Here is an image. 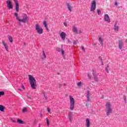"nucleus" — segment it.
Wrapping results in <instances>:
<instances>
[{"instance_id":"nucleus-1","label":"nucleus","mask_w":127,"mask_h":127,"mask_svg":"<svg viewBox=\"0 0 127 127\" xmlns=\"http://www.w3.org/2000/svg\"><path fill=\"white\" fill-rule=\"evenodd\" d=\"M28 77H29V82L32 89H36V80L31 75H28Z\"/></svg>"},{"instance_id":"nucleus-2","label":"nucleus","mask_w":127,"mask_h":127,"mask_svg":"<svg viewBox=\"0 0 127 127\" xmlns=\"http://www.w3.org/2000/svg\"><path fill=\"white\" fill-rule=\"evenodd\" d=\"M106 115L110 116V114L112 113V108H111V103L110 102H108L106 104Z\"/></svg>"},{"instance_id":"nucleus-3","label":"nucleus","mask_w":127,"mask_h":127,"mask_svg":"<svg viewBox=\"0 0 127 127\" xmlns=\"http://www.w3.org/2000/svg\"><path fill=\"white\" fill-rule=\"evenodd\" d=\"M29 20V18L27 16V14H23L22 15V19H19V21L20 22H22L23 23H28Z\"/></svg>"},{"instance_id":"nucleus-4","label":"nucleus","mask_w":127,"mask_h":127,"mask_svg":"<svg viewBox=\"0 0 127 127\" xmlns=\"http://www.w3.org/2000/svg\"><path fill=\"white\" fill-rule=\"evenodd\" d=\"M69 100L70 104V110H71V111H73L75 107V99H74V98L72 97L71 96H69Z\"/></svg>"},{"instance_id":"nucleus-5","label":"nucleus","mask_w":127,"mask_h":127,"mask_svg":"<svg viewBox=\"0 0 127 127\" xmlns=\"http://www.w3.org/2000/svg\"><path fill=\"white\" fill-rule=\"evenodd\" d=\"M35 29L39 34H42L43 33V29L38 24H36Z\"/></svg>"},{"instance_id":"nucleus-6","label":"nucleus","mask_w":127,"mask_h":127,"mask_svg":"<svg viewBox=\"0 0 127 127\" xmlns=\"http://www.w3.org/2000/svg\"><path fill=\"white\" fill-rule=\"evenodd\" d=\"M92 74L93 76V78L95 82H99V77H98V75H99V73H97L94 69L92 70Z\"/></svg>"},{"instance_id":"nucleus-7","label":"nucleus","mask_w":127,"mask_h":127,"mask_svg":"<svg viewBox=\"0 0 127 127\" xmlns=\"http://www.w3.org/2000/svg\"><path fill=\"white\" fill-rule=\"evenodd\" d=\"M96 2L95 0H93L91 3V7L90 8L91 11H94L96 9Z\"/></svg>"},{"instance_id":"nucleus-8","label":"nucleus","mask_w":127,"mask_h":127,"mask_svg":"<svg viewBox=\"0 0 127 127\" xmlns=\"http://www.w3.org/2000/svg\"><path fill=\"white\" fill-rule=\"evenodd\" d=\"M7 6L9 9H12L13 8V5H12V2L11 1L8 0L6 1Z\"/></svg>"},{"instance_id":"nucleus-9","label":"nucleus","mask_w":127,"mask_h":127,"mask_svg":"<svg viewBox=\"0 0 127 127\" xmlns=\"http://www.w3.org/2000/svg\"><path fill=\"white\" fill-rule=\"evenodd\" d=\"M15 3V9L17 12L19 11V4L18 3V1L17 0H13Z\"/></svg>"},{"instance_id":"nucleus-10","label":"nucleus","mask_w":127,"mask_h":127,"mask_svg":"<svg viewBox=\"0 0 127 127\" xmlns=\"http://www.w3.org/2000/svg\"><path fill=\"white\" fill-rule=\"evenodd\" d=\"M118 46L120 50H122V49H123V47L124 46V42H123L122 40H119Z\"/></svg>"},{"instance_id":"nucleus-11","label":"nucleus","mask_w":127,"mask_h":127,"mask_svg":"<svg viewBox=\"0 0 127 127\" xmlns=\"http://www.w3.org/2000/svg\"><path fill=\"white\" fill-rule=\"evenodd\" d=\"M104 20L105 21H107V22H110V21H111V19H110V17L108 14L104 15Z\"/></svg>"},{"instance_id":"nucleus-12","label":"nucleus","mask_w":127,"mask_h":127,"mask_svg":"<svg viewBox=\"0 0 127 127\" xmlns=\"http://www.w3.org/2000/svg\"><path fill=\"white\" fill-rule=\"evenodd\" d=\"M60 36H61L62 39H63V40H64V41H65V38L66 37V34L64 32H61V33L60 34Z\"/></svg>"},{"instance_id":"nucleus-13","label":"nucleus","mask_w":127,"mask_h":127,"mask_svg":"<svg viewBox=\"0 0 127 127\" xmlns=\"http://www.w3.org/2000/svg\"><path fill=\"white\" fill-rule=\"evenodd\" d=\"M66 5L68 10H69V11H72V6L70 5V3H66Z\"/></svg>"},{"instance_id":"nucleus-14","label":"nucleus","mask_w":127,"mask_h":127,"mask_svg":"<svg viewBox=\"0 0 127 127\" xmlns=\"http://www.w3.org/2000/svg\"><path fill=\"white\" fill-rule=\"evenodd\" d=\"M86 127H90V120L88 118L86 119Z\"/></svg>"},{"instance_id":"nucleus-15","label":"nucleus","mask_w":127,"mask_h":127,"mask_svg":"<svg viewBox=\"0 0 127 127\" xmlns=\"http://www.w3.org/2000/svg\"><path fill=\"white\" fill-rule=\"evenodd\" d=\"M87 102H89L90 101V91L88 90L87 91Z\"/></svg>"},{"instance_id":"nucleus-16","label":"nucleus","mask_w":127,"mask_h":127,"mask_svg":"<svg viewBox=\"0 0 127 127\" xmlns=\"http://www.w3.org/2000/svg\"><path fill=\"white\" fill-rule=\"evenodd\" d=\"M73 117V114H72V113H69L68 114V118L69 119V122H70V123L72 122V117Z\"/></svg>"},{"instance_id":"nucleus-17","label":"nucleus","mask_w":127,"mask_h":127,"mask_svg":"<svg viewBox=\"0 0 127 127\" xmlns=\"http://www.w3.org/2000/svg\"><path fill=\"white\" fill-rule=\"evenodd\" d=\"M2 44L3 45V46L5 47L6 50L7 51H8V46H7V45H6V44H5V43H4V42H2Z\"/></svg>"},{"instance_id":"nucleus-18","label":"nucleus","mask_w":127,"mask_h":127,"mask_svg":"<svg viewBox=\"0 0 127 127\" xmlns=\"http://www.w3.org/2000/svg\"><path fill=\"white\" fill-rule=\"evenodd\" d=\"M72 31L74 33H78V30H77V28L75 26L73 27Z\"/></svg>"},{"instance_id":"nucleus-19","label":"nucleus","mask_w":127,"mask_h":127,"mask_svg":"<svg viewBox=\"0 0 127 127\" xmlns=\"http://www.w3.org/2000/svg\"><path fill=\"white\" fill-rule=\"evenodd\" d=\"M98 41H99L100 44H101L102 46H103V45H104V43H103V39L102 37H99L98 38Z\"/></svg>"},{"instance_id":"nucleus-20","label":"nucleus","mask_w":127,"mask_h":127,"mask_svg":"<svg viewBox=\"0 0 127 127\" xmlns=\"http://www.w3.org/2000/svg\"><path fill=\"white\" fill-rule=\"evenodd\" d=\"M114 30L115 31H119V26H117V23L114 25Z\"/></svg>"},{"instance_id":"nucleus-21","label":"nucleus","mask_w":127,"mask_h":127,"mask_svg":"<svg viewBox=\"0 0 127 127\" xmlns=\"http://www.w3.org/2000/svg\"><path fill=\"white\" fill-rule=\"evenodd\" d=\"M4 109H5V107H4V106L0 105V111L1 112H4Z\"/></svg>"},{"instance_id":"nucleus-22","label":"nucleus","mask_w":127,"mask_h":127,"mask_svg":"<svg viewBox=\"0 0 127 127\" xmlns=\"http://www.w3.org/2000/svg\"><path fill=\"white\" fill-rule=\"evenodd\" d=\"M14 15L16 17V18L17 19V20H18V21H19V20H20V18H19V17H18V14L16 12H15L14 13Z\"/></svg>"},{"instance_id":"nucleus-23","label":"nucleus","mask_w":127,"mask_h":127,"mask_svg":"<svg viewBox=\"0 0 127 127\" xmlns=\"http://www.w3.org/2000/svg\"><path fill=\"white\" fill-rule=\"evenodd\" d=\"M8 38L9 41V42H10V43H12V42L13 41V39H12V37H11L9 35H8Z\"/></svg>"},{"instance_id":"nucleus-24","label":"nucleus","mask_w":127,"mask_h":127,"mask_svg":"<svg viewBox=\"0 0 127 127\" xmlns=\"http://www.w3.org/2000/svg\"><path fill=\"white\" fill-rule=\"evenodd\" d=\"M43 24L45 27L46 28L47 30H48V27H47V23L46 22V21H44Z\"/></svg>"},{"instance_id":"nucleus-25","label":"nucleus","mask_w":127,"mask_h":127,"mask_svg":"<svg viewBox=\"0 0 127 127\" xmlns=\"http://www.w3.org/2000/svg\"><path fill=\"white\" fill-rule=\"evenodd\" d=\"M17 123H18L19 124H23V121L21 120L18 119L17 121Z\"/></svg>"},{"instance_id":"nucleus-26","label":"nucleus","mask_w":127,"mask_h":127,"mask_svg":"<svg viewBox=\"0 0 127 127\" xmlns=\"http://www.w3.org/2000/svg\"><path fill=\"white\" fill-rule=\"evenodd\" d=\"M109 68H110V66L107 65V66L105 67V71H106L107 73H109Z\"/></svg>"},{"instance_id":"nucleus-27","label":"nucleus","mask_w":127,"mask_h":127,"mask_svg":"<svg viewBox=\"0 0 127 127\" xmlns=\"http://www.w3.org/2000/svg\"><path fill=\"white\" fill-rule=\"evenodd\" d=\"M26 112H27V109L26 108L24 107V108H23L22 110V113H26Z\"/></svg>"},{"instance_id":"nucleus-28","label":"nucleus","mask_w":127,"mask_h":127,"mask_svg":"<svg viewBox=\"0 0 127 127\" xmlns=\"http://www.w3.org/2000/svg\"><path fill=\"white\" fill-rule=\"evenodd\" d=\"M102 13V11H101V10L98 9L97 10V14H98V15H100V14H101Z\"/></svg>"},{"instance_id":"nucleus-29","label":"nucleus","mask_w":127,"mask_h":127,"mask_svg":"<svg viewBox=\"0 0 127 127\" xmlns=\"http://www.w3.org/2000/svg\"><path fill=\"white\" fill-rule=\"evenodd\" d=\"M3 95H4V92L0 91V97H1V96H3Z\"/></svg>"},{"instance_id":"nucleus-30","label":"nucleus","mask_w":127,"mask_h":127,"mask_svg":"<svg viewBox=\"0 0 127 127\" xmlns=\"http://www.w3.org/2000/svg\"><path fill=\"white\" fill-rule=\"evenodd\" d=\"M43 55L44 58H46V55L45 54V52L44 51H43Z\"/></svg>"},{"instance_id":"nucleus-31","label":"nucleus","mask_w":127,"mask_h":127,"mask_svg":"<svg viewBox=\"0 0 127 127\" xmlns=\"http://www.w3.org/2000/svg\"><path fill=\"white\" fill-rule=\"evenodd\" d=\"M78 42V41H73V45H76Z\"/></svg>"},{"instance_id":"nucleus-32","label":"nucleus","mask_w":127,"mask_h":127,"mask_svg":"<svg viewBox=\"0 0 127 127\" xmlns=\"http://www.w3.org/2000/svg\"><path fill=\"white\" fill-rule=\"evenodd\" d=\"M62 54H63V55L65 54V52L63 50V49H62Z\"/></svg>"},{"instance_id":"nucleus-33","label":"nucleus","mask_w":127,"mask_h":127,"mask_svg":"<svg viewBox=\"0 0 127 127\" xmlns=\"http://www.w3.org/2000/svg\"><path fill=\"white\" fill-rule=\"evenodd\" d=\"M124 100L126 102H127V97L125 95L124 96Z\"/></svg>"},{"instance_id":"nucleus-34","label":"nucleus","mask_w":127,"mask_h":127,"mask_svg":"<svg viewBox=\"0 0 127 127\" xmlns=\"http://www.w3.org/2000/svg\"><path fill=\"white\" fill-rule=\"evenodd\" d=\"M21 88L23 90H25V87H24V85H23V84L21 85Z\"/></svg>"},{"instance_id":"nucleus-35","label":"nucleus","mask_w":127,"mask_h":127,"mask_svg":"<svg viewBox=\"0 0 127 127\" xmlns=\"http://www.w3.org/2000/svg\"><path fill=\"white\" fill-rule=\"evenodd\" d=\"M44 94V97H45V99L46 100V101H47V96L46 95H45V93H43Z\"/></svg>"},{"instance_id":"nucleus-36","label":"nucleus","mask_w":127,"mask_h":127,"mask_svg":"<svg viewBox=\"0 0 127 127\" xmlns=\"http://www.w3.org/2000/svg\"><path fill=\"white\" fill-rule=\"evenodd\" d=\"M81 49L85 52V48L84 47H81Z\"/></svg>"},{"instance_id":"nucleus-37","label":"nucleus","mask_w":127,"mask_h":127,"mask_svg":"<svg viewBox=\"0 0 127 127\" xmlns=\"http://www.w3.org/2000/svg\"><path fill=\"white\" fill-rule=\"evenodd\" d=\"M81 85H82V82H79L77 83V86H81Z\"/></svg>"},{"instance_id":"nucleus-38","label":"nucleus","mask_w":127,"mask_h":127,"mask_svg":"<svg viewBox=\"0 0 127 127\" xmlns=\"http://www.w3.org/2000/svg\"><path fill=\"white\" fill-rule=\"evenodd\" d=\"M47 125H49V120H48V118H47Z\"/></svg>"},{"instance_id":"nucleus-39","label":"nucleus","mask_w":127,"mask_h":127,"mask_svg":"<svg viewBox=\"0 0 127 127\" xmlns=\"http://www.w3.org/2000/svg\"><path fill=\"white\" fill-rule=\"evenodd\" d=\"M101 65H104V63L103 62V59H101Z\"/></svg>"},{"instance_id":"nucleus-40","label":"nucleus","mask_w":127,"mask_h":127,"mask_svg":"<svg viewBox=\"0 0 127 127\" xmlns=\"http://www.w3.org/2000/svg\"><path fill=\"white\" fill-rule=\"evenodd\" d=\"M87 76H88V78H89V79H91V76H90V74H87Z\"/></svg>"},{"instance_id":"nucleus-41","label":"nucleus","mask_w":127,"mask_h":127,"mask_svg":"<svg viewBox=\"0 0 127 127\" xmlns=\"http://www.w3.org/2000/svg\"><path fill=\"white\" fill-rule=\"evenodd\" d=\"M50 111H51L50 109L49 108H48V113H51Z\"/></svg>"},{"instance_id":"nucleus-42","label":"nucleus","mask_w":127,"mask_h":127,"mask_svg":"<svg viewBox=\"0 0 127 127\" xmlns=\"http://www.w3.org/2000/svg\"><path fill=\"white\" fill-rule=\"evenodd\" d=\"M115 5H116V6H118V2L116 1L115 2Z\"/></svg>"},{"instance_id":"nucleus-43","label":"nucleus","mask_w":127,"mask_h":127,"mask_svg":"<svg viewBox=\"0 0 127 127\" xmlns=\"http://www.w3.org/2000/svg\"><path fill=\"white\" fill-rule=\"evenodd\" d=\"M64 26H67V23H64Z\"/></svg>"},{"instance_id":"nucleus-44","label":"nucleus","mask_w":127,"mask_h":127,"mask_svg":"<svg viewBox=\"0 0 127 127\" xmlns=\"http://www.w3.org/2000/svg\"><path fill=\"white\" fill-rule=\"evenodd\" d=\"M61 50H62L61 49H58V51H59V52H60V51H61Z\"/></svg>"},{"instance_id":"nucleus-45","label":"nucleus","mask_w":127,"mask_h":127,"mask_svg":"<svg viewBox=\"0 0 127 127\" xmlns=\"http://www.w3.org/2000/svg\"><path fill=\"white\" fill-rule=\"evenodd\" d=\"M12 122L13 123H16V121L15 120H12Z\"/></svg>"},{"instance_id":"nucleus-46","label":"nucleus","mask_w":127,"mask_h":127,"mask_svg":"<svg viewBox=\"0 0 127 127\" xmlns=\"http://www.w3.org/2000/svg\"><path fill=\"white\" fill-rule=\"evenodd\" d=\"M99 59H100V61H101V59H102V57H99Z\"/></svg>"},{"instance_id":"nucleus-47","label":"nucleus","mask_w":127,"mask_h":127,"mask_svg":"<svg viewBox=\"0 0 127 127\" xmlns=\"http://www.w3.org/2000/svg\"><path fill=\"white\" fill-rule=\"evenodd\" d=\"M18 90H19V91H20V92H21V91H22L21 89H19V88L18 89Z\"/></svg>"},{"instance_id":"nucleus-48","label":"nucleus","mask_w":127,"mask_h":127,"mask_svg":"<svg viewBox=\"0 0 127 127\" xmlns=\"http://www.w3.org/2000/svg\"><path fill=\"white\" fill-rule=\"evenodd\" d=\"M68 42H70V40L69 39H67Z\"/></svg>"},{"instance_id":"nucleus-49","label":"nucleus","mask_w":127,"mask_h":127,"mask_svg":"<svg viewBox=\"0 0 127 127\" xmlns=\"http://www.w3.org/2000/svg\"><path fill=\"white\" fill-rule=\"evenodd\" d=\"M64 86H66V84L64 83Z\"/></svg>"},{"instance_id":"nucleus-50","label":"nucleus","mask_w":127,"mask_h":127,"mask_svg":"<svg viewBox=\"0 0 127 127\" xmlns=\"http://www.w3.org/2000/svg\"><path fill=\"white\" fill-rule=\"evenodd\" d=\"M58 75H60V73H58Z\"/></svg>"},{"instance_id":"nucleus-51","label":"nucleus","mask_w":127,"mask_h":127,"mask_svg":"<svg viewBox=\"0 0 127 127\" xmlns=\"http://www.w3.org/2000/svg\"><path fill=\"white\" fill-rule=\"evenodd\" d=\"M81 33L80 32H79V33Z\"/></svg>"},{"instance_id":"nucleus-52","label":"nucleus","mask_w":127,"mask_h":127,"mask_svg":"<svg viewBox=\"0 0 127 127\" xmlns=\"http://www.w3.org/2000/svg\"><path fill=\"white\" fill-rule=\"evenodd\" d=\"M47 101H45V103H46Z\"/></svg>"},{"instance_id":"nucleus-53","label":"nucleus","mask_w":127,"mask_h":127,"mask_svg":"<svg viewBox=\"0 0 127 127\" xmlns=\"http://www.w3.org/2000/svg\"><path fill=\"white\" fill-rule=\"evenodd\" d=\"M34 123H35V121H34Z\"/></svg>"},{"instance_id":"nucleus-54","label":"nucleus","mask_w":127,"mask_h":127,"mask_svg":"<svg viewBox=\"0 0 127 127\" xmlns=\"http://www.w3.org/2000/svg\"><path fill=\"white\" fill-rule=\"evenodd\" d=\"M39 127H40V126Z\"/></svg>"}]
</instances>
